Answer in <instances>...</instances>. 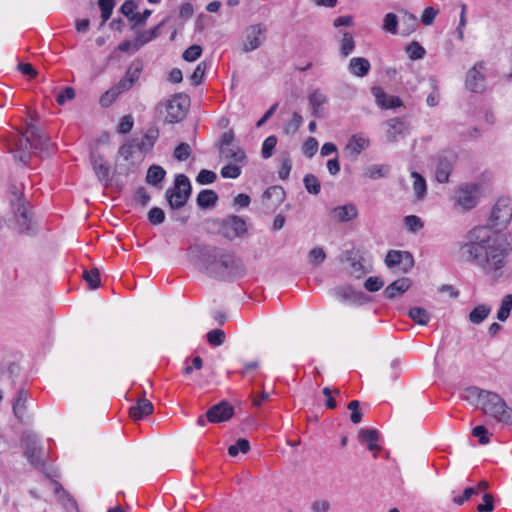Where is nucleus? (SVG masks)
<instances>
[{
    "label": "nucleus",
    "mask_w": 512,
    "mask_h": 512,
    "mask_svg": "<svg viewBox=\"0 0 512 512\" xmlns=\"http://www.w3.org/2000/svg\"><path fill=\"white\" fill-rule=\"evenodd\" d=\"M459 256L463 261L480 267L493 279H498L505 266L506 250L491 228L477 226L467 233L460 244Z\"/></svg>",
    "instance_id": "1"
},
{
    "label": "nucleus",
    "mask_w": 512,
    "mask_h": 512,
    "mask_svg": "<svg viewBox=\"0 0 512 512\" xmlns=\"http://www.w3.org/2000/svg\"><path fill=\"white\" fill-rule=\"evenodd\" d=\"M187 255L196 269L216 279L241 276L244 273L241 260L222 248L194 244L188 248Z\"/></svg>",
    "instance_id": "2"
},
{
    "label": "nucleus",
    "mask_w": 512,
    "mask_h": 512,
    "mask_svg": "<svg viewBox=\"0 0 512 512\" xmlns=\"http://www.w3.org/2000/svg\"><path fill=\"white\" fill-rule=\"evenodd\" d=\"M463 397L497 423L512 425V409L499 394L470 386L464 390Z\"/></svg>",
    "instance_id": "3"
},
{
    "label": "nucleus",
    "mask_w": 512,
    "mask_h": 512,
    "mask_svg": "<svg viewBox=\"0 0 512 512\" xmlns=\"http://www.w3.org/2000/svg\"><path fill=\"white\" fill-rule=\"evenodd\" d=\"M138 139L131 138L120 146L116 159V170L120 175L127 176L135 172L144 158V153L138 150Z\"/></svg>",
    "instance_id": "4"
},
{
    "label": "nucleus",
    "mask_w": 512,
    "mask_h": 512,
    "mask_svg": "<svg viewBox=\"0 0 512 512\" xmlns=\"http://www.w3.org/2000/svg\"><path fill=\"white\" fill-rule=\"evenodd\" d=\"M192 193L189 178L184 174L175 177L174 187L165 192L166 200L171 209L177 210L185 206Z\"/></svg>",
    "instance_id": "5"
},
{
    "label": "nucleus",
    "mask_w": 512,
    "mask_h": 512,
    "mask_svg": "<svg viewBox=\"0 0 512 512\" xmlns=\"http://www.w3.org/2000/svg\"><path fill=\"white\" fill-rule=\"evenodd\" d=\"M190 100L185 94L174 95L166 104V116L164 121L167 123L181 122L188 112Z\"/></svg>",
    "instance_id": "6"
},
{
    "label": "nucleus",
    "mask_w": 512,
    "mask_h": 512,
    "mask_svg": "<svg viewBox=\"0 0 512 512\" xmlns=\"http://www.w3.org/2000/svg\"><path fill=\"white\" fill-rule=\"evenodd\" d=\"M15 221L20 234L32 236L36 234V225L33 221V215L28 204L21 198L17 199V207L14 210Z\"/></svg>",
    "instance_id": "7"
},
{
    "label": "nucleus",
    "mask_w": 512,
    "mask_h": 512,
    "mask_svg": "<svg viewBox=\"0 0 512 512\" xmlns=\"http://www.w3.org/2000/svg\"><path fill=\"white\" fill-rule=\"evenodd\" d=\"M267 28L264 24L258 23L248 26L244 30L242 51L245 53L258 49L264 43Z\"/></svg>",
    "instance_id": "8"
},
{
    "label": "nucleus",
    "mask_w": 512,
    "mask_h": 512,
    "mask_svg": "<svg viewBox=\"0 0 512 512\" xmlns=\"http://www.w3.org/2000/svg\"><path fill=\"white\" fill-rule=\"evenodd\" d=\"M512 219V200L500 198L493 207L491 221L496 228L506 227Z\"/></svg>",
    "instance_id": "9"
},
{
    "label": "nucleus",
    "mask_w": 512,
    "mask_h": 512,
    "mask_svg": "<svg viewBox=\"0 0 512 512\" xmlns=\"http://www.w3.org/2000/svg\"><path fill=\"white\" fill-rule=\"evenodd\" d=\"M455 202L463 210L474 208L478 202V186L476 184H463L455 191Z\"/></svg>",
    "instance_id": "10"
},
{
    "label": "nucleus",
    "mask_w": 512,
    "mask_h": 512,
    "mask_svg": "<svg viewBox=\"0 0 512 512\" xmlns=\"http://www.w3.org/2000/svg\"><path fill=\"white\" fill-rule=\"evenodd\" d=\"M27 133L31 134V137L33 138L35 154L48 156L52 153L53 144L41 128L37 127L33 123H29L27 125Z\"/></svg>",
    "instance_id": "11"
},
{
    "label": "nucleus",
    "mask_w": 512,
    "mask_h": 512,
    "mask_svg": "<svg viewBox=\"0 0 512 512\" xmlns=\"http://www.w3.org/2000/svg\"><path fill=\"white\" fill-rule=\"evenodd\" d=\"M220 231L225 238L233 240L246 234V222L237 215L228 216L222 221Z\"/></svg>",
    "instance_id": "12"
},
{
    "label": "nucleus",
    "mask_w": 512,
    "mask_h": 512,
    "mask_svg": "<svg viewBox=\"0 0 512 512\" xmlns=\"http://www.w3.org/2000/svg\"><path fill=\"white\" fill-rule=\"evenodd\" d=\"M484 63H476L467 73L466 87L474 93H481L485 89V76L482 73Z\"/></svg>",
    "instance_id": "13"
},
{
    "label": "nucleus",
    "mask_w": 512,
    "mask_h": 512,
    "mask_svg": "<svg viewBox=\"0 0 512 512\" xmlns=\"http://www.w3.org/2000/svg\"><path fill=\"white\" fill-rule=\"evenodd\" d=\"M285 199V191L281 186H271L262 196V205L266 213L274 211Z\"/></svg>",
    "instance_id": "14"
},
{
    "label": "nucleus",
    "mask_w": 512,
    "mask_h": 512,
    "mask_svg": "<svg viewBox=\"0 0 512 512\" xmlns=\"http://www.w3.org/2000/svg\"><path fill=\"white\" fill-rule=\"evenodd\" d=\"M234 415L233 406L227 401H221L220 403L213 405L206 412L207 420L211 423H220L228 421Z\"/></svg>",
    "instance_id": "15"
},
{
    "label": "nucleus",
    "mask_w": 512,
    "mask_h": 512,
    "mask_svg": "<svg viewBox=\"0 0 512 512\" xmlns=\"http://www.w3.org/2000/svg\"><path fill=\"white\" fill-rule=\"evenodd\" d=\"M17 150L14 154V159L26 165L31 158L30 150H34L33 138L27 130L22 133L21 137L16 142Z\"/></svg>",
    "instance_id": "16"
},
{
    "label": "nucleus",
    "mask_w": 512,
    "mask_h": 512,
    "mask_svg": "<svg viewBox=\"0 0 512 512\" xmlns=\"http://www.w3.org/2000/svg\"><path fill=\"white\" fill-rule=\"evenodd\" d=\"M387 140L391 143L403 139L409 132V125L400 118H393L387 121Z\"/></svg>",
    "instance_id": "17"
},
{
    "label": "nucleus",
    "mask_w": 512,
    "mask_h": 512,
    "mask_svg": "<svg viewBox=\"0 0 512 512\" xmlns=\"http://www.w3.org/2000/svg\"><path fill=\"white\" fill-rule=\"evenodd\" d=\"M371 92L375 97L378 106L384 109H393L403 105L402 100L398 96L388 95L378 86L372 87Z\"/></svg>",
    "instance_id": "18"
},
{
    "label": "nucleus",
    "mask_w": 512,
    "mask_h": 512,
    "mask_svg": "<svg viewBox=\"0 0 512 512\" xmlns=\"http://www.w3.org/2000/svg\"><path fill=\"white\" fill-rule=\"evenodd\" d=\"M21 444L24 449V455L30 463L33 465L40 464L36 436L30 433L24 434L21 438Z\"/></svg>",
    "instance_id": "19"
},
{
    "label": "nucleus",
    "mask_w": 512,
    "mask_h": 512,
    "mask_svg": "<svg viewBox=\"0 0 512 512\" xmlns=\"http://www.w3.org/2000/svg\"><path fill=\"white\" fill-rule=\"evenodd\" d=\"M335 296L341 302H348L352 304H362L366 298L365 294L361 291H355L350 286L337 287L334 290Z\"/></svg>",
    "instance_id": "20"
},
{
    "label": "nucleus",
    "mask_w": 512,
    "mask_h": 512,
    "mask_svg": "<svg viewBox=\"0 0 512 512\" xmlns=\"http://www.w3.org/2000/svg\"><path fill=\"white\" fill-rule=\"evenodd\" d=\"M453 155H442L438 158L435 177L439 183H446L453 170Z\"/></svg>",
    "instance_id": "21"
},
{
    "label": "nucleus",
    "mask_w": 512,
    "mask_h": 512,
    "mask_svg": "<svg viewBox=\"0 0 512 512\" xmlns=\"http://www.w3.org/2000/svg\"><path fill=\"white\" fill-rule=\"evenodd\" d=\"M54 494L58 503L66 510V512H79L76 500L62 487L61 484L55 483Z\"/></svg>",
    "instance_id": "22"
},
{
    "label": "nucleus",
    "mask_w": 512,
    "mask_h": 512,
    "mask_svg": "<svg viewBox=\"0 0 512 512\" xmlns=\"http://www.w3.org/2000/svg\"><path fill=\"white\" fill-rule=\"evenodd\" d=\"M167 21L168 18L162 20L157 26H155L152 29L138 32L133 43L134 51H137L143 45L157 38L160 35L161 27L164 26Z\"/></svg>",
    "instance_id": "23"
},
{
    "label": "nucleus",
    "mask_w": 512,
    "mask_h": 512,
    "mask_svg": "<svg viewBox=\"0 0 512 512\" xmlns=\"http://www.w3.org/2000/svg\"><path fill=\"white\" fill-rule=\"evenodd\" d=\"M220 157L232 161L233 164L246 165L247 156L245 151L239 146L220 148Z\"/></svg>",
    "instance_id": "24"
},
{
    "label": "nucleus",
    "mask_w": 512,
    "mask_h": 512,
    "mask_svg": "<svg viewBox=\"0 0 512 512\" xmlns=\"http://www.w3.org/2000/svg\"><path fill=\"white\" fill-rule=\"evenodd\" d=\"M90 161L98 180L100 182H103L105 186H108V182L110 180V169L104 163L103 157L101 155H96L92 153L90 155Z\"/></svg>",
    "instance_id": "25"
},
{
    "label": "nucleus",
    "mask_w": 512,
    "mask_h": 512,
    "mask_svg": "<svg viewBox=\"0 0 512 512\" xmlns=\"http://www.w3.org/2000/svg\"><path fill=\"white\" fill-rule=\"evenodd\" d=\"M159 137V129L156 125H151L143 135L141 141H138V150L140 153H148L153 148L156 140Z\"/></svg>",
    "instance_id": "26"
},
{
    "label": "nucleus",
    "mask_w": 512,
    "mask_h": 512,
    "mask_svg": "<svg viewBox=\"0 0 512 512\" xmlns=\"http://www.w3.org/2000/svg\"><path fill=\"white\" fill-rule=\"evenodd\" d=\"M331 214L340 222H348L358 216V210L354 204H345L333 208Z\"/></svg>",
    "instance_id": "27"
},
{
    "label": "nucleus",
    "mask_w": 512,
    "mask_h": 512,
    "mask_svg": "<svg viewBox=\"0 0 512 512\" xmlns=\"http://www.w3.org/2000/svg\"><path fill=\"white\" fill-rule=\"evenodd\" d=\"M411 280L407 277L399 278L392 282L384 290V296L387 299H393L399 294H403L411 287Z\"/></svg>",
    "instance_id": "28"
},
{
    "label": "nucleus",
    "mask_w": 512,
    "mask_h": 512,
    "mask_svg": "<svg viewBox=\"0 0 512 512\" xmlns=\"http://www.w3.org/2000/svg\"><path fill=\"white\" fill-rule=\"evenodd\" d=\"M153 404L146 398H140L136 405L130 408V416L134 420H139L144 416H148L153 413Z\"/></svg>",
    "instance_id": "29"
},
{
    "label": "nucleus",
    "mask_w": 512,
    "mask_h": 512,
    "mask_svg": "<svg viewBox=\"0 0 512 512\" xmlns=\"http://www.w3.org/2000/svg\"><path fill=\"white\" fill-rule=\"evenodd\" d=\"M360 441L365 442L370 451H379L380 446L377 444L379 439L378 431L375 429L365 428L361 429L358 433Z\"/></svg>",
    "instance_id": "30"
},
{
    "label": "nucleus",
    "mask_w": 512,
    "mask_h": 512,
    "mask_svg": "<svg viewBox=\"0 0 512 512\" xmlns=\"http://www.w3.org/2000/svg\"><path fill=\"white\" fill-rule=\"evenodd\" d=\"M369 143V139L364 138L362 135L356 134L349 139L345 149L351 155L358 156L369 146Z\"/></svg>",
    "instance_id": "31"
},
{
    "label": "nucleus",
    "mask_w": 512,
    "mask_h": 512,
    "mask_svg": "<svg viewBox=\"0 0 512 512\" xmlns=\"http://www.w3.org/2000/svg\"><path fill=\"white\" fill-rule=\"evenodd\" d=\"M349 71L358 77H364L370 70V62L363 57H354L349 62Z\"/></svg>",
    "instance_id": "32"
},
{
    "label": "nucleus",
    "mask_w": 512,
    "mask_h": 512,
    "mask_svg": "<svg viewBox=\"0 0 512 512\" xmlns=\"http://www.w3.org/2000/svg\"><path fill=\"white\" fill-rule=\"evenodd\" d=\"M390 170L391 168L388 164H374L364 170L363 176L371 180H378L387 177Z\"/></svg>",
    "instance_id": "33"
},
{
    "label": "nucleus",
    "mask_w": 512,
    "mask_h": 512,
    "mask_svg": "<svg viewBox=\"0 0 512 512\" xmlns=\"http://www.w3.org/2000/svg\"><path fill=\"white\" fill-rule=\"evenodd\" d=\"M491 307L487 304L477 305L468 315V319L472 324H481L490 314Z\"/></svg>",
    "instance_id": "34"
},
{
    "label": "nucleus",
    "mask_w": 512,
    "mask_h": 512,
    "mask_svg": "<svg viewBox=\"0 0 512 512\" xmlns=\"http://www.w3.org/2000/svg\"><path fill=\"white\" fill-rule=\"evenodd\" d=\"M218 195L210 189L202 190L197 196V205L201 208H210L216 204Z\"/></svg>",
    "instance_id": "35"
},
{
    "label": "nucleus",
    "mask_w": 512,
    "mask_h": 512,
    "mask_svg": "<svg viewBox=\"0 0 512 512\" xmlns=\"http://www.w3.org/2000/svg\"><path fill=\"white\" fill-rule=\"evenodd\" d=\"M166 171L159 165L149 167L146 174V182L150 185H158L165 177Z\"/></svg>",
    "instance_id": "36"
},
{
    "label": "nucleus",
    "mask_w": 512,
    "mask_h": 512,
    "mask_svg": "<svg viewBox=\"0 0 512 512\" xmlns=\"http://www.w3.org/2000/svg\"><path fill=\"white\" fill-rule=\"evenodd\" d=\"M413 178V191L418 200L423 199L427 192V185L425 179L418 173L413 171L411 173Z\"/></svg>",
    "instance_id": "37"
},
{
    "label": "nucleus",
    "mask_w": 512,
    "mask_h": 512,
    "mask_svg": "<svg viewBox=\"0 0 512 512\" xmlns=\"http://www.w3.org/2000/svg\"><path fill=\"white\" fill-rule=\"evenodd\" d=\"M512 310V294H506L501 301L499 310L497 311V319L501 322L509 318Z\"/></svg>",
    "instance_id": "38"
},
{
    "label": "nucleus",
    "mask_w": 512,
    "mask_h": 512,
    "mask_svg": "<svg viewBox=\"0 0 512 512\" xmlns=\"http://www.w3.org/2000/svg\"><path fill=\"white\" fill-rule=\"evenodd\" d=\"M27 398L28 394L24 389L18 391L17 398L13 402V413L18 419L23 417Z\"/></svg>",
    "instance_id": "39"
},
{
    "label": "nucleus",
    "mask_w": 512,
    "mask_h": 512,
    "mask_svg": "<svg viewBox=\"0 0 512 512\" xmlns=\"http://www.w3.org/2000/svg\"><path fill=\"white\" fill-rule=\"evenodd\" d=\"M409 317L419 325H426L430 320L428 311L421 307H413L409 310Z\"/></svg>",
    "instance_id": "40"
},
{
    "label": "nucleus",
    "mask_w": 512,
    "mask_h": 512,
    "mask_svg": "<svg viewBox=\"0 0 512 512\" xmlns=\"http://www.w3.org/2000/svg\"><path fill=\"white\" fill-rule=\"evenodd\" d=\"M143 71V62L139 59L134 60L130 66L128 67L125 78L130 80L132 84H134L140 77V74Z\"/></svg>",
    "instance_id": "41"
},
{
    "label": "nucleus",
    "mask_w": 512,
    "mask_h": 512,
    "mask_svg": "<svg viewBox=\"0 0 512 512\" xmlns=\"http://www.w3.org/2000/svg\"><path fill=\"white\" fill-rule=\"evenodd\" d=\"M303 183L309 194L318 195L321 190V183L314 174H306Z\"/></svg>",
    "instance_id": "42"
},
{
    "label": "nucleus",
    "mask_w": 512,
    "mask_h": 512,
    "mask_svg": "<svg viewBox=\"0 0 512 512\" xmlns=\"http://www.w3.org/2000/svg\"><path fill=\"white\" fill-rule=\"evenodd\" d=\"M303 123L302 116L294 112L292 119L284 126L283 131L286 135L295 134Z\"/></svg>",
    "instance_id": "43"
},
{
    "label": "nucleus",
    "mask_w": 512,
    "mask_h": 512,
    "mask_svg": "<svg viewBox=\"0 0 512 512\" xmlns=\"http://www.w3.org/2000/svg\"><path fill=\"white\" fill-rule=\"evenodd\" d=\"M276 145H277V137L275 135H271V136L267 137L262 144L261 156L264 159L270 158L273 155Z\"/></svg>",
    "instance_id": "44"
},
{
    "label": "nucleus",
    "mask_w": 512,
    "mask_h": 512,
    "mask_svg": "<svg viewBox=\"0 0 512 512\" xmlns=\"http://www.w3.org/2000/svg\"><path fill=\"white\" fill-rule=\"evenodd\" d=\"M355 48V42L352 34L349 32L343 33V38L341 42L340 53L343 57H347Z\"/></svg>",
    "instance_id": "45"
},
{
    "label": "nucleus",
    "mask_w": 512,
    "mask_h": 512,
    "mask_svg": "<svg viewBox=\"0 0 512 512\" xmlns=\"http://www.w3.org/2000/svg\"><path fill=\"white\" fill-rule=\"evenodd\" d=\"M398 17L395 13H387L383 19V30L391 34L397 33Z\"/></svg>",
    "instance_id": "46"
},
{
    "label": "nucleus",
    "mask_w": 512,
    "mask_h": 512,
    "mask_svg": "<svg viewBox=\"0 0 512 512\" xmlns=\"http://www.w3.org/2000/svg\"><path fill=\"white\" fill-rule=\"evenodd\" d=\"M250 449V443L247 439L240 438L237 442L228 448V453L230 456L235 457L239 452L247 453Z\"/></svg>",
    "instance_id": "47"
},
{
    "label": "nucleus",
    "mask_w": 512,
    "mask_h": 512,
    "mask_svg": "<svg viewBox=\"0 0 512 512\" xmlns=\"http://www.w3.org/2000/svg\"><path fill=\"white\" fill-rule=\"evenodd\" d=\"M308 258L312 266L318 267L325 261L326 253L322 248L316 247L309 252Z\"/></svg>",
    "instance_id": "48"
},
{
    "label": "nucleus",
    "mask_w": 512,
    "mask_h": 512,
    "mask_svg": "<svg viewBox=\"0 0 512 512\" xmlns=\"http://www.w3.org/2000/svg\"><path fill=\"white\" fill-rule=\"evenodd\" d=\"M406 52L412 60H419L425 56V49L416 41L406 47Z\"/></svg>",
    "instance_id": "49"
},
{
    "label": "nucleus",
    "mask_w": 512,
    "mask_h": 512,
    "mask_svg": "<svg viewBox=\"0 0 512 512\" xmlns=\"http://www.w3.org/2000/svg\"><path fill=\"white\" fill-rule=\"evenodd\" d=\"M83 278L89 284L91 289H96L100 286V273L97 268H93L90 271H84Z\"/></svg>",
    "instance_id": "50"
},
{
    "label": "nucleus",
    "mask_w": 512,
    "mask_h": 512,
    "mask_svg": "<svg viewBox=\"0 0 512 512\" xmlns=\"http://www.w3.org/2000/svg\"><path fill=\"white\" fill-rule=\"evenodd\" d=\"M207 341L212 346H220L225 341V332L221 329H213L207 333Z\"/></svg>",
    "instance_id": "51"
},
{
    "label": "nucleus",
    "mask_w": 512,
    "mask_h": 512,
    "mask_svg": "<svg viewBox=\"0 0 512 512\" xmlns=\"http://www.w3.org/2000/svg\"><path fill=\"white\" fill-rule=\"evenodd\" d=\"M472 435L478 438L481 445H486L489 443L492 434L485 426L479 425L473 428Z\"/></svg>",
    "instance_id": "52"
},
{
    "label": "nucleus",
    "mask_w": 512,
    "mask_h": 512,
    "mask_svg": "<svg viewBox=\"0 0 512 512\" xmlns=\"http://www.w3.org/2000/svg\"><path fill=\"white\" fill-rule=\"evenodd\" d=\"M98 4L101 9L102 23H105L112 15L115 2L114 0H99Z\"/></svg>",
    "instance_id": "53"
},
{
    "label": "nucleus",
    "mask_w": 512,
    "mask_h": 512,
    "mask_svg": "<svg viewBox=\"0 0 512 512\" xmlns=\"http://www.w3.org/2000/svg\"><path fill=\"white\" fill-rule=\"evenodd\" d=\"M202 53V48L199 45H191L189 46L182 54V57L187 62H193L197 60Z\"/></svg>",
    "instance_id": "54"
},
{
    "label": "nucleus",
    "mask_w": 512,
    "mask_h": 512,
    "mask_svg": "<svg viewBox=\"0 0 512 512\" xmlns=\"http://www.w3.org/2000/svg\"><path fill=\"white\" fill-rule=\"evenodd\" d=\"M191 155V147L188 143H180L174 150V157L178 161H185Z\"/></svg>",
    "instance_id": "55"
},
{
    "label": "nucleus",
    "mask_w": 512,
    "mask_h": 512,
    "mask_svg": "<svg viewBox=\"0 0 512 512\" xmlns=\"http://www.w3.org/2000/svg\"><path fill=\"white\" fill-rule=\"evenodd\" d=\"M318 150V141L313 138L309 137L302 145V152L307 157L311 158L313 157Z\"/></svg>",
    "instance_id": "56"
},
{
    "label": "nucleus",
    "mask_w": 512,
    "mask_h": 512,
    "mask_svg": "<svg viewBox=\"0 0 512 512\" xmlns=\"http://www.w3.org/2000/svg\"><path fill=\"white\" fill-rule=\"evenodd\" d=\"M241 174V168L239 164H228L221 169V176L223 178H238Z\"/></svg>",
    "instance_id": "57"
},
{
    "label": "nucleus",
    "mask_w": 512,
    "mask_h": 512,
    "mask_svg": "<svg viewBox=\"0 0 512 512\" xmlns=\"http://www.w3.org/2000/svg\"><path fill=\"white\" fill-rule=\"evenodd\" d=\"M148 220L153 225H159L162 224L165 220V213L164 211L159 207H153L148 212Z\"/></svg>",
    "instance_id": "58"
},
{
    "label": "nucleus",
    "mask_w": 512,
    "mask_h": 512,
    "mask_svg": "<svg viewBox=\"0 0 512 512\" xmlns=\"http://www.w3.org/2000/svg\"><path fill=\"white\" fill-rule=\"evenodd\" d=\"M217 178L215 172L211 170L202 169L197 175V182L201 185H207L213 183Z\"/></svg>",
    "instance_id": "59"
},
{
    "label": "nucleus",
    "mask_w": 512,
    "mask_h": 512,
    "mask_svg": "<svg viewBox=\"0 0 512 512\" xmlns=\"http://www.w3.org/2000/svg\"><path fill=\"white\" fill-rule=\"evenodd\" d=\"M404 251L390 250L385 257V264L388 268L400 265L401 257Z\"/></svg>",
    "instance_id": "60"
},
{
    "label": "nucleus",
    "mask_w": 512,
    "mask_h": 512,
    "mask_svg": "<svg viewBox=\"0 0 512 512\" xmlns=\"http://www.w3.org/2000/svg\"><path fill=\"white\" fill-rule=\"evenodd\" d=\"M404 223L407 229L411 232H416L423 227L421 219L416 215H408L404 218Z\"/></svg>",
    "instance_id": "61"
},
{
    "label": "nucleus",
    "mask_w": 512,
    "mask_h": 512,
    "mask_svg": "<svg viewBox=\"0 0 512 512\" xmlns=\"http://www.w3.org/2000/svg\"><path fill=\"white\" fill-rule=\"evenodd\" d=\"M384 284L385 283L381 278L371 276L365 281L364 287L369 292H376L379 291L384 286Z\"/></svg>",
    "instance_id": "62"
},
{
    "label": "nucleus",
    "mask_w": 512,
    "mask_h": 512,
    "mask_svg": "<svg viewBox=\"0 0 512 512\" xmlns=\"http://www.w3.org/2000/svg\"><path fill=\"white\" fill-rule=\"evenodd\" d=\"M308 100L312 107H321L327 102V97L317 89L309 95Z\"/></svg>",
    "instance_id": "63"
},
{
    "label": "nucleus",
    "mask_w": 512,
    "mask_h": 512,
    "mask_svg": "<svg viewBox=\"0 0 512 512\" xmlns=\"http://www.w3.org/2000/svg\"><path fill=\"white\" fill-rule=\"evenodd\" d=\"M137 9V5L136 3L133 1V0H126L121 8H120V11L121 13L126 16L129 21L131 22L133 20V17L135 15V11Z\"/></svg>",
    "instance_id": "64"
}]
</instances>
